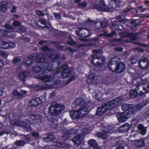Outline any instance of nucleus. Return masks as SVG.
Listing matches in <instances>:
<instances>
[{
    "label": "nucleus",
    "instance_id": "obj_1",
    "mask_svg": "<svg viewBox=\"0 0 149 149\" xmlns=\"http://www.w3.org/2000/svg\"><path fill=\"white\" fill-rule=\"evenodd\" d=\"M28 61H24V63L27 68H29L32 65L33 60L31 59L35 58L36 61L40 65L34 67L32 68L33 71L38 73L41 71L42 69H45L42 71L43 76H38V79L44 82H49L52 79L53 74V71L54 70L53 65L54 62H51L50 60L46 58L47 56H27ZM49 58L52 56H47Z\"/></svg>",
    "mask_w": 149,
    "mask_h": 149
},
{
    "label": "nucleus",
    "instance_id": "obj_2",
    "mask_svg": "<svg viewBox=\"0 0 149 149\" xmlns=\"http://www.w3.org/2000/svg\"><path fill=\"white\" fill-rule=\"evenodd\" d=\"M74 104L76 105L82 106L81 108L76 110L70 111L69 112L70 117L72 120L78 119L83 116V111L88 112L90 109L88 105V102H86L83 97L76 98L74 100Z\"/></svg>",
    "mask_w": 149,
    "mask_h": 149
},
{
    "label": "nucleus",
    "instance_id": "obj_3",
    "mask_svg": "<svg viewBox=\"0 0 149 149\" xmlns=\"http://www.w3.org/2000/svg\"><path fill=\"white\" fill-rule=\"evenodd\" d=\"M117 57L113 56L107 63L109 70L116 74H120L124 72L126 69V65L124 63L118 62L117 61H114V60Z\"/></svg>",
    "mask_w": 149,
    "mask_h": 149
},
{
    "label": "nucleus",
    "instance_id": "obj_4",
    "mask_svg": "<svg viewBox=\"0 0 149 149\" xmlns=\"http://www.w3.org/2000/svg\"><path fill=\"white\" fill-rule=\"evenodd\" d=\"M121 108L124 112L118 113L116 117L120 122H123L127 120L128 115L134 114L135 111L133 108L132 104H124L122 105Z\"/></svg>",
    "mask_w": 149,
    "mask_h": 149
},
{
    "label": "nucleus",
    "instance_id": "obj_5",
    "mask_svg": "<svg viewBox=\"0 0 149 149\" xmlns=\"http://www.w3.org/2000/svg\"><path fill=\"white\" fill-rule=\"evenodd\" d=\"M56 72L57 73L60 72L61 73L62 76L64 78H66L72 73V70L71 67H68V65L64 64L56 70Z\"/></svg>",
    "mask_w": 149,
    "mask_h": 149
},
{
    "label": "nucleus",
    "instance_id": "obj_6",
    "mask_svg": "<svg viewBox=\"0 0 149 149\" xmlns=\"http://www.w3.org/2000/svg\"><path fill=\"white\" fill-rule=\"evenodd\" d=\"M28 116L30 118L28 120L31 124H35L40 125L42 121V117L40 114H34L31 112L28 111Z\"/></svg>",
    "mask_w": 149,
    "mask_h": 149
},
{
    "label": "nucleus",
    "instance_id": "obj_7",
    "mask_svg": "<svg viewBox=\"0 0 149 149\" xmlns=\"http://www.w3.org/2000/svg\"><path fill=\"white\" fill-rule=\"evenodd\" d=\"M138 81L137 79H135L134 80V82H137V84H138L136 86L135 88L134 89L131 90L129 92V95L130 97L132 98H135L136 97H138L139 98V100H143L144 98L143 96H140V91L138 93L137 92V91L139 89V86H141V84L140 83L138 82Z\"/></svg>",
    "mask_w": 149,
    "mask_h": 149
},
{
    "label": "nucleus",
    "instance_id": "obj_8",
    "mask_svg": "<svg viewBox=\"0 0 149 149\" xmlns=\"http://www.w3.org/2000/svg\"><path fill=\"white\" fill-rule=\"evenodd\" d=\"M108 102L105 103L101 106L98 107L96 110L95 115L97 116H102L107 111L109 110L112 109L110 108V106L109 105Z\"/></svg>",
    "mask_w": 149,
    "mask_h": 149
},
{
    "label": "nucleus",
    "instance_id": "obj_9",
    "mask_svg": "<svg viewBox=\"0 0 149 149\" xmlns=\"http://www.w3.org/2000/svg\"><path fill=\"white\" fill-rule=\"evenodd\" d=\"M77 29V30L76 31V33L79 36L86 38L90 36L92 34L88 29L82 28H79Z\"/></svg>",
    "mask_w": 149,
    "mask_h": 149
},
{
    "label": "nucleus",
    "instance_id": "obj_10",
    "mask_svg": "<svg viewBox=\"0 0 149 149\" xmlns=\"http://www.w3.org/2000/svg\"><path fill=\"white\" fill-rule=\"evenodd\" d=\"M123 97L120 96L112 100L109 101L108 102L110 108L113 109L118 104H121L123 101Z\"/></svg>",
    "mask_w": 149,
    "mask_h": 149
},
{
    "label": "nucleus",
    "instance_id": "obj_11",
    "mask_svg": "<svg viewBox=\"0 0 149 149\" xmlns=\"http://www.w3.org/2000/svg\"><path fill=\"white\" fill-rule=\"evenodd\" d=\"M93 59L91 62L93 65L96 66H101L104 63L105 58L104 56H92Z\"/></svg>",
    "mask_w": 149,
    "mask_h": 149
},
{
    "label": "nucleus",
    "instance_id": "obj_12",
    "mask_svg": "<svg viewBox=\"0 0 149 149\" xmlns=\"http://www.w3.org/2000/svg\"><path fill=\"white\" fill-rule=\"evenodd\" d=\"M64 110V108L61 107L60 108H49L48 114L51 116H59Z\"/></svg>",
    "mask_w": 149,
    "mask_h": 149
},
{
    "label": "nucleus",
    "instance_id": "obj_13",
    "mask_svg": "<svg viewBox=\"0 0 149 149\" xmlns=\"http://www.w3.org/2000/svg\"><path fill=\"white\" fill-rule=\"evenodd\" d=\"M94 7L97 10L104 11H109V10L111 9L113 7L112 6H107L105 3L100 1L99 4L95 5Z\"/></svg>",
    "mask_w": 149,
    "mask_h": 149
},
{
    "label": "nucleus",
    "instance_id": "obj_14",
    "mask_svg": "<svg viewBox=\"0 0 149 149\" xmlns=\"http://www.w3.org/2000/svg\"><path fill=\"white\" fill-rule=\"evenodd\" d=\"M108 24V21L107 19H104L102 20L100 24L99 23L95 24V30L96 31L100 30L101 28H104L106 27Z\"/></svg>",
    "mask_w": 149,
    "mask_h": 149
},
{
    "label": "nucleus",
    "instance_id": "obj_15",
    "mask_svg": "<svg viewBox=\"0 0 149 149\" xmlns=\"http://www.w3.org/2000/svg\"><path fill=\"white\" fill-rule=\"evenodd\" d=\"M149 103V98L143 101L141 103L137 104L135 107L134 106V105L132 104L133 106V108L135 111V113L134 115L136 113V112L139 110L141 109Z\"/></svg>",
    "mask_w": 149,
    "mask_h": 149
},
{
    "label": "nucleus",
    "instance_id": "obj_16",
    "mask_svg": "<svg viewBox=\"0 0 149 149\" xmlns=\"http://www.w3.org/2000/svg\"><path fill=\"white\" fill-rule=\"evenodd\" d=\"M143 90L144 92L140 91V96H143L144 98L146 96V94L149 93V82H146L143 84Z\"/></svg>",
    "mask_w": 149,
    "mask_h": 149
},
{
    "label": "nucleus",
    "instance_id": "obj_17",
    "mask_svg": "<svg viewBox=\"0 0 149 149\" xmlns=\"http://www.w3.org/2000/svg\"><path fill=\"white\" fill-rule=\"evenodd\" d=\"M131 126L128 123L122 125L118 128L119 132L123 133H127L131 128Z\"/></svg>",
    "mask_w": 149,
    "mask_h": 149
},
{
    "label": "nucleus",
    "instance_id": "obj_18",
    "mask_svg": "<svg viewBox=\"0 0 149 149\" xmlns=\"http://www.w3.org/2000/svg\"><path fill=\"white\" fill-rule=\"evenodd\" d=\"M139 64L141 68L143 69H146L149 67V62L147 58L145 57L139 62Z\"/></svg>",
    "mask_w": 149,
    "mask_h": 149
},
{
    "label": "nucleus",
    "instance_id": "obj_19",
    "mask_svg": "<svg viewBox=\"0 0 149 149\" xmlns=\"http://www.w3.org/2000/svg\"><path fill=\"white\" fill-rule=\"evenodd\" d=\"M76 132L73 129L68 130H63L62 131V132L63 134L62 136V138L64 139H67L68 138L70 135L74 134Z\"/></svg>",
    "mask_w": 149,
    "mask_h": 149
},
{
    "label": "nucleus",
    "instance_id": "obj_20",
    "mask_svg": "<svg viewBox=\"0 0 149 149\" xmlns=\"http://www.w3.org/2000/svg\"><path fill=\"white\" fill-rule=\"evenodd\" d=\"M28 73V72L26 70L20 71L18 74L19 78V80L23 82H25L26 78L27 77Z\"/></svg>",
    "mask_w": 149,
    "mask_h": 149
},
{
    "label": "nucleus",
    "instance_id": "obj_21",
    "mask_svg": "<svg viewBox=\"0 0 149 149\" xmlns=\"http://www.w3.org/2000/svg\"><path fill=\"white\" fill-rule=\"evenodd\" d=\"M82 141L81 136L80 135H78L74 136L72 139V141L76 145L80 144Z\"/></svg>",
    "mask_w": 149,
    "mask_h": 149
},
{
    "label": "nucleus",
    "instance_id": "obj_22",
    "mask_svg": "<svg viewBox=\"0 0 149 149\" xmlns=\"http://www.w3.org/2000/svg\"><path fill=\"white\" fill-rule=\"evenodd\" d=\"M87 83L90 85H93L96 83L94 74H92L89 75L87 79Z\"/></svg>",
    "mask_w": 149,
    "mask_h": 149
},
{
    "label": "nucleus",
    "instance_id": "obj_23",
    "mask_svg": "<svg viewBox=\"0 0 149 149\" xmlns=\"http://www.w3.org/2000/svg\"><path fill=\"white\" fill-rule=\"evenodd\" d=\"M135 146L138 148H141L145 146V141L142 139L138 141H135L134 142Z\"/></svg>",
    "mask_w": 149,
    "mask_h": 149
},
{
    "label": "nucleus",
    "instance_id": "obj_24",
    "mask_svg": "<svg viewBox=\"0 0 149 149\" xmlns=\"http://www.w3.org/2000/svg\"><path fill=\"white\" fill-rule=\"evenodd\" d=\"M53 107L57 109L60 108L61 107L64 108V107L61 104L57 103L56 101H54L52 102L49 108H52Z\"/></svg>",
    "mask_w": 149,
    "mask_h": 149
},
{
    "label": "nucleus",
    "instance_id": "obj_25",
    "mask_svg": "<svg viewBox=\"0 0 149 149\" xmlns=\"http://www.w3.org/2000/svg\"><path fill=\"white\" fill-rule=\"evenodd\" d=\"M46 22L45 20L43 19H39L36 23V24L38 26L45 28L46 26Z\"/></svg>",
    "mask_w": 149,
    "mask_h": 149
},
{
    "label": "nucleus",
    "instance_id": "obj_26",
    "mask_svg": "<svg viewBox=\"0 0 149 149\" xmlns=\"http://www.w3.org/2000/svg\"><path fill=\"white\" fill-rule=\"evenodd\" d=\"M141 33V32H139L138 33H127V36L128 37H130V39L135 40H136L137 38V36L139 34Z\"/></svg>",
    "mask_w": 149,
    "mask_h": 149
},
{
    "label": "nucleus",
    "instance_id": "obj_27",
    "mask_svg": "<svg viewBox=\"0 0 149 149\" xmlns=\"http://www.w3.org/2000/svg\"><path fill=\"white\" fill-rule=\"evenodd\" d=\"M7 2L3 1L0 3V10L3 12H5L7 10Z\"/></svg>",
    "mask_w": 149,
    "mask_h": 149
},
{
    "label": "nucleus",
    "instance_id": "obj_28",
    "mask_svg": "<svg viewBox=\"0 0 149 149\" xmlns=\"http://www.w3.org/2000/svg\"><path fill=\"white\" fill-rule=\"evenodd\" d=\"M44 97L43 96H41L39 97H36L35 99L32 100L33 102H36L37 104H38V105L39 104H40L42 103L43 102L42 99Z\"/></svg>",
    "mask_w": 149,
    "mask_h": 149
},
{
    "label": "nucleus",
    "instance_id": "obj_29",
    "mask_svg": "<svg viewBox=\"0 0 149 149\" xmlns=\"http://www.w3.org/2000/svg\"><path fill=\"white\" fill-rule=\"evenodd\" d=\"M54 136L52 134H49L44 139L46 141L49 142L54 140Z\"/></svg>",
    "mask_w": 149,
    "mask_h": 149
},
{
    "label": "nucleus",
    "instance_id": "obj_30",
    "mask_svg": "<svg viewBox=\"0 0 149 149\" xmlns=\"http://www.w3.org/2000/svg\"><path fill=\"white\" fill-rule=\"evenodd\" d=\"M8 42L3 41L0 42V47L4 49H8Z\"/></svg>",
    "mask_w": 149,
    "mask_h": 149
},
{
    "label": "nucleus",
    "instance_id": "obj_31",
    "mask_svg": "<svg viewBox=\"0 0 149 149\" xmlns=\"http://www.w3.org/2000/svg\"><path fill=\"white\" fill-rule=\"evenodd\" d=\"M25 142L24 140H19L16 141L15 142V144L18 146H22L25 144Z\"/></svg>",
    "mask_w": 149,
    "mask_h": 149
},
{
    "label": "nucleus",
    "instance_id": "obj_32",
    "mask_svg": "<svg viewBox=\"0 0 149 149\" xmlns=\"http://www.w3.org/2000/svg\"><path fill=\"white\" fill-rule=\"evenodd\" d=\"M97 136L103 139H105L107 138V136L106 135L102 132H99L97 133Z\"/></svg>",
    "mask_w": 149,
    "mask_h": 149
},
{
    "label": "nucleus",
    "instance_id": "obj_33",
    "mask_svg": "<svg viewBox=\"0 0 149 149\" xmlns=\"http://www.w3.org/2000/svg\"><path fill=\"white\" fill-rule=\"evenodd\" d=\"M23 129L25 131L27 132H31L32 130L31 126L27 123H26V125H25Z\"/></svg>",
    "mask_w": 149,
    "mask_h": 149
},
{
    "label": "nucleus",
    "instance_id": "obj_34",
    "mask_svg": "<svg viewBox=\"0 0 149 149\" xmlns=\"http://www.w3.org/2000/svg\"><path fill=\"white\" fill-rule=\"evenodd\" d=\"M97 23H95L94 21L91 20L89 19H88V20L86 21L85 23V24L88 25L90 27L94 24L95 25V24Z\"/></svg>",
    "mask_w": 149,
    "mask_h": 149
},
{
    "label": "nucleus",
    "instance_id": "obj_35",
    "mask_svg": "<svg viewBox=\"0 0 149 149\" xmlns=\"http://www.w3.org/2000/svg\"><path fill=\"white\" fill-rule=\"evenodd\" d=\"M116 33L115 31H113L110 33H108V32L106 31V37H111L113 36H116Z\"/></svg>",
    "mask_w": 149,
    "mask_h": 149
},
{
    "label": "nucleus",
    "instance_id": "obj_36",
    "mask_svg": "<svg viewBox=\"0 0 149 149\" xmlns=\"http://www.w3.org/2000/svg\"><path fill=\"white\" fill-rule=\"evenodd\" d=\"M32 101V100H30L28 103V105L29 106L31 107H36L38 106V104H37L36 102H33V101Z\"/></svg>",
    "mask_w": 149,
    "mask_h": 149
},
{
    "label": "nucleus",
    "instance_id": "obj_37",
    "mask_svg": "<svg viewBox=\"0 0 149 149\" xmlns=\"http://www.w3.org/2000/svg\"><path fill=\"white\" fill-rule=\"evenodd\" d=\"M49 124L51 127L52 128L56 129L58 127V124L57 123H55L53 121H52Z\"/></svg>",
    "mask_w": 149,
    "mask_h": 149
},
{
    "label": "nucleus",
    "instance_id": "obj_38",
    "mask_svg": "<svg viewBox=\"0 0 149 149\" xmlns=\"http://www.w3.org/2000/svg\"><path fill=\"white\" fill-rule=\"evenodd\" d=\"M61 43L59 42H56L55 43V46L57 47L59 49L62 50H65L64 48V46L62 45H60Z\"/></svg>",
    "mask_w": 149,
    "mask_h": 149
},
{
    "label": "nucleus",
    "instance_id": "obj_39",
    "mask_svg": "<svg viewBox=\"0 0 149 149\" xmlns=\"http://www.w3.org/2000/svg\"><path fill=\"white\" fill-rule=\"evenodd\" d=\"M14 57L13 60V63H17L20 62L21 61L20 58H19L18 57Z\"/></svg>",
    "mask_w": 149,
    "mask_h": 149
},
{
    "label": "nucleus",
    "instance_id": "obj_40",
    "mask_svg": "<svg viewBox=\"0 0 149 149\" xmlns=\"http://www.w3.org/2000/svg\"><path fill=\"white\" fill-rule=\"evenodd\" d=\"M13 94L15 96L20 97V96H22V94L16 89L14 90L13 91Z\"/></svg>",
    "mask_w": 149,
    "mask_h": 149
},
{
    "label": "nucleus",
    "instance_id": "obj_41",
    "mask_svg": "<svg viewBox=\"0 0 149 149\" xmlns=\"http://www.w3.org/2000/svg\"><path fill=\"white\" fill-rule=\"evenodd\" d=\"M87 5V3L86 2H84L78 4V7L79 8H85Z\"/></svg>",
    "mask_w": 149,
    "mask_h": 149
},
{
    "label": "nucleus",
    "instance_id": "obj_42",
    "mask_svg": "<svg viewBox=\"0 0 149 149\" xmlns=\"http://www.w3.org/2000/svg\"><path fill=\"white\" fill-rule=\"evenodd\" d=\"M27 123L22 120H19V127L24 128L25 125H26Z\"/></svg>",
    "mask_w": 149,
    "mask_h": 149
},
{
    "label": "nucleus",
    "instance_id": "obj_43",
    "mask_svg": "<svg viewBox=\"0 0 149 149\" xmlns=\"http://www.w3.org/2000/svg\"><path fill=\"white\" fill-rule=\"evenodd\" d=\"M32 136L34 137L38 138L39 136V134L38 132H33L31 133Z\"/></svg>",
    "mask_w": 149,
    "mask_h": 149
},
{
    "label": "nucleus",
    "instance_id": "obj_44",
    "mask_svg": "<svg viewBox=\"0 0 149 149\" xmlns=\"http://www.w3.org/2000/svg\"><path fill=\"white\" fill-rule=\"evenodd\" d=\"M8 48H13L15 47V44L13 42H8Z\"/></svg>",
    "mask_w": 149,
    "mask_h": 149
},
{
    "label": "nucleus",
    "instance_id": "obj_45",
    "mask_svg": "<svg viewBox=\"0 0 149 149\" xmlns=\"http://www.w3.org/2000/svg\"><path fill=\"white\" fill-rule=\"evenodd\" d=\"M19 120H13L11 121V124L18 126Z\"/></svg>",
    "mask_w": 149,
    "mask_h": 149
},
{
    "label": "nucleus",
    "instance_id": "obj_46",
    "mask_svg": "<svg viewBox=\"0 0 149 149\" xmlns=\"http://www.w3.org/2000/svg\"><path fill=\"white\" fill-rule=\"evenodd\" d=\"M75 79V77L74 75H72L71 76L70 78L68 80V82H67L68 83H69L70 82L74 81Z\"/></svg>",
    "mask_w": 149,
    "mask_h": 149
},
{
    "label": "nucleus",
    "instance_id": "obj_47",
    "mask_svg": "<svg viewBox=\"0 0 149 149\" xmlns=\"http://www.w3.org/2000/svg\"><path fill=\"white\" fill-rule=\"evenodd\" d=\"M21 23L18 21H15L13 22V25L14 26H17L20 25Z\"/></svg>",
    "mask_w": 149,
    "mask_h": 149
},
{
    "label": "nucleus",
    "instance_id": "obj_48",
    "mask_svg": "<svg viewBox=\"0 0 149 149\" xmlns=\"http://www.w3.org/2000/svg\"><path fill=\"white\" fill-rule=\"evenodd\" d=\"M41 49L44 51H48L49 49V47L45 45L41 47Z\"/></svg>",
    "mask_w": 149,
    "mask_h": 149
},
{
    "label": "nucleus",
    "instance_id": "obj_49",
    "mask_svg": "<svg viewBox=\"0 0 149 149\" xmlns=\"http://www.w3.org/2000/svg\"><path fill=\"white\" fill-rule=\"evenodd\" d=\"M19 29L23 32H25L26 31V28L24 26H19Z\"/></svg>",
    "mask_w": 149,
    "mask_h": 149
},
{
    "label": "nucleus",
    "instance_id": "obj_50",
    "mask_svg": "<svg viewBox=\"0 0 149 149\" xmlns=\"http://www.w3.org/2000/svg\"><path fill=\"white\" fill-rule=\"evenodd\" d=\"M36 13L38 15L40 16H42L44 15V14L42 12L39 10H36Z\"/></svg>",
    "mask_w": 149,
    "mask_h": 149
},
{
    "label": "nucleus",
    "instance_id": "obj_51",
    "mask_svg": "<svg viewBox=\"0 0 149 149\" xmlns=\"http://www.w3.org/2000/svg\"><path fill=\"white\" fill-rule=\"evenodd\" d=\"M134 50L137 51L138 52H141V53H143L144 51L143 49H140L139 47L134 48Z\"/></svg>",
    "mask_w": 149,
    "mask_h": 149
},
{
    "label": "nucleus",
    "instance_id": "obj_52",
    "mask_svg": "<svg viewBox=\"0 0 149 149\" xmlns=\"http://www.w3.org/2000/svg\"><path fill=\"white\" fill-rule=\"evenodd\" d=\"M115 50L116 51H119V52H121L123 50V48L121 47H117L114 48Z\"/></svg>",
    "mask_w": 149,
    "mask_h": 149
},
{
    "label": "nucleus",
    "instance_id": "obj_53",
    "mask_svg": "<svg viewBox=\"0 0 149 149\" xmlns=\"http://www.w3.org/2000/svg\"><path fill=\"white\" fill-rule=\"evenodd\" d=\"M5 27L8 29L11 30L13 29V27L8 24H6L5 25Z\"/></svg>",
    "mask_w": 149,
    "mask_h": 149
},
{
    "label": "nucleus",
    "instance_id": "obj_54",
    "mask_svg": "<svg viewBox=\"0 0 149 149\" xmlns=\"http://www.w3.org/2000/svg\"><path fill=\"white\" fill-rule=\"evenodd\" d=\"M25 138L26 141H31V139L29 135H25Z\"/></svg>",
    "mask_w": 149,
    "mask_h": 149
},
{
    "label": "nucleus",
    "instance_id": "obj_55",
    "mask_svg": "<svg viewBox=\"0 0 149 149\" xmlns=\"http://www.w3.org/2000/svg\"><path fill=\"white\" fill-rule=\"evenodd\" d=\"M92 52L93 53L100 54L102 53V51L99 50L94 49L92 50Z\"/></svg>",
    "mask_w": 149,
    "mask_h": 149
},
{
    "label": "nucleus",
    "instance_id": "obj_56",
    "mask_svg": "<svg viewBox=\"0 0 149 149\" xmlns=\"http://www.w3.org/2000/svg\"><path fill=\"white\" fill-rule=\"evenodd\" d=\"M17 7L15 6H13L11 9V12L12 13H15L16 11V9Z\"/></svg>",
    "mask_w": 149,
    "mask_h": 149
},
{
    "label": "nucleus",
    "instance_id": "obj_57",
    "mask_svg": "<svg viewBox=\"0 0 149 149\" xmlns=\"http://www.w3.org/2000/svg\"><path fill=\"white\" fill-rule=\"evenodd\" d=\"M0 55L2 56H7L6 53L3 51H0Z\"/></svg>",
    "mask_w": 149,
    "mask_h": 149
},
{
    "label": "nucleus",
    "instance_id": "obj_58",
    "mask_svg": "<svg viewBox=\"0 0 149 149\" xmlns=\"http://www.w3.org/2000/svg\"><path fill=\"white\" fill-rule=\"evenodd\" d=\"M21 94H22V96H20V97H22L23 95H26L27 94V92L26 91L24 90H22L21 91Z\"/></svg>",
    "mask_w": 149,
    "mask_h": 149
},
{
    "label": "nucleus",
    "instance_id": "obj_59",
    "mask_svg": "<svg viewBox=\"0 0 149 149\" xmlns=\"http://www.w3.org/2000/svg\"><path fill=\"white\" fill-rule=\"evenodd\" d=\"M47 41L46 40H41L39 42L38 44L42 45H43L44 43H47Z\"/></svg>",
    "mask_w": 149,
    "mask_h": 149
},
{
    "label": "nucleus",
    "instance_id": "obj_60",
    "mask_svg": "<svg viewBox=\"0 0 149 149\" xmlns=\"http://www.w3.org/2000/svg\"><path fill=\"white\" fill-rule=\"evenodd\" d=\"M106 31H104L103 33L97 35L98 37H101L102 36H104L106 37Z\"/></svg>",
    "mask_w": 149,
    "mask_h": 149
},
{
    "label": "nucleus",
    "instance_id": "obj_61",
    "mask_svg": "<svg viewBox=\"0 0 149 149\" xmlns=\"http://www.w3.org/2000/svg\"><path fill=\"white\" fill-rule=\"evenodd\" d=\"M54 15H55V17L57 19H58L60 18L61 17V15L60 14H58V13H55L54 14Z\"/></svg>",
    "mask_w": 149,
    "mask_h": 149
},
{
    "label": "nucleus",
    "instance_id": "obj_62",
    "mask_svg": "<svg viewBox=\"0 0 149 149\" xmlns=\"http://www.w3.org/2000/svg\"><path fill=\"white\" fill-rule=\"evenodd\" d=\"M4 65L3 61L2 60L0 59V69Z\"/></svg>",
    "mask_w": 149,
    "mask_h": 149
},
{
    "label": "nucleus",
    "instance_id": "obj_63",
    "mask_svg": "<svg viewBox=\"0 0 149 149\" xmlns=\"http://www.w3.org/2000/svg\"><path fill=\"white\" fill-rule=\"evenodd\" d=\"M55 96V93L54 92L50 93L49 95V97H50L52 98L53 97H54Z\"/></svg>",
    "mask_w": 149,
    "mask_h": 149
},
{
    "label": "nucleus",
    "instance_id": "obj_64",
    "mask_svg": "<svg viewBox=\"0 0 149 149\" xmlns=\"http://www.w3.org/2000/svg\"><path fill=\"white\" fill-rule=\"evenodd\" d=\"M131 8H127V9H125L124 10L123 12L124 13H126L127 12L130 11L131 10Z\"/></svg>",
    "mask_w": 149,
    "mask_h": 149
}]
</instances>
